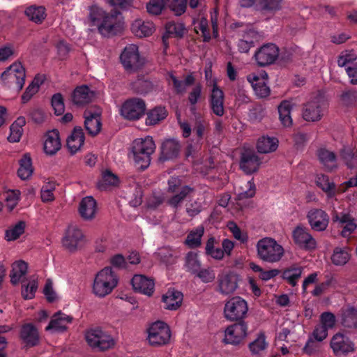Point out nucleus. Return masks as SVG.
I'll list each match as a JSON object with an SVG mask.
<instances>
[{
  "label": "nucleus",
  "mask_w": 357,
  "mask_h": 357,
  "mask_svg": "<svg viewBox=\"0 0 357 357\" xmlns=\"http://www.w3.org/2000/svg\"><path fill=\"white\" fill-rule=\"evenodd\" d=\"M155 149V144L150 136L137 139L133 142L132 153L137 168L144 170L150 165L151 155Z\"/></svg>",
  "instance_id": "f257e3e1"
},
{
  "label": "nucleus",
  "mask_w": 357,
  "mask_h": 357,
  "mask_svg": "<svg viewBox=\"0 0 357 357\" xmlns=\"http://www.w3.org/2000/svg\"><path fill=\"white\" fill-rule=\"evenodd\" d=\"M258 258L267 263L279 262L284 255V249L271 237H264L259 239L256 244Z\"/></svg>",
  "instance_id": "f03ea898"
},
{
  "label": "nucleus",
  "mask_w": 357,
  "mask_h": 357,
  "mask_svg": "<svg viewBox=\"0 0 357 357\" xmlns=\"http://www.w3.org/2000/svg\"><path fill=\"white\" fill-rule=\"evenodd\" d=\"M119 278L112 267H105L96 275L93 284V293L100 298L109 294L117 286Z\"/></svg>",
  "instance_id": "7ed1b4c3"
},
{
  "label": "nucleus",
  "mask_w": 357,
  "mask_h": 357,
  "mask_svg": "<svg viewBox=\"0 0 357 357\" xmlns=\"http://www.w3.org/2000/svg\"><path fill=\"white\" fill-rule=\"evenodd\" d=\"M248 312L247 301L241 296H234L225 302L224 317L230 321H241Z\"/></svg>",
  "instance_id": "20e7f679"
},
{
  "label": "nucleus",
  "mask_w": 357,
  "mask_h": 357,
  "mask_svg": "<svg viewBox=\"0 0 357 357\" xmlns=\"http://www.w3.org/2000/svg\"><path fill=\"white\" fill-rule=\"evenodd\" d=\"M85 339L92 349L97 351H105L115 344L114 338L100 328H91L85 333Z\"/></svg>",
  "instance_id": "39448f33"
},
{
  "label": "nucleus",
  "mask_w": 357,
  "mask_h": 357,
  "mask_svg": "<svg viewBox=\"0 0 357 357\" xmlns=\"http://www.w3.org/2000/svg\"><path fill=\"white\" fill-rule=\"evenodd\" d=\"M25 69L21 63H14L10 65L2 74L1 79L4 85L10 89L20 91L25 82Z\"/></svg>",
  "instance_id": "423d86ee"
},
{
  "label": "nucleus",
  "mask_w": 357,
  "mask_h": 357,
  "mask_svg": "<svg viewBox=\"0 0 357 357\" xmlns=\"http://www.w3.org/2000/svg\"><path fill=\"white\" fill-rule=\"evenodd\" d=\"M186 6V0H149L146 4V10L149 14L158 15L167 6L176 15L179 16L185 12Z\"/></svg>",
  "instance_id": "0eeeda50"
},
{
  "label": "nucleus",
  "mask_w": 357,
  "mask_h": 357,
  "mask_svg": "<svg viewBox=\"0 0 357 357\" xmlns=\"http://www.w3.org/2000/svg\"><path fill=\"white\" fill-rule=\"evenodd\" d=\"M327 106V102L322 97L317 96L303 105L302 116L308 122L319 121L324 116Z\"/></svg>",
  "instance_id": "6e6552de"
},
{
  "label": "nucleus",
  "mask_w": 357,
  "mask_h": 357,
  "mask_svg": "<svg viewBox=\"0 0 357 357\" xmlns=\"http://www.w3.org/2000/svg\"><path fill=\"white\" fill-rule=\"evenodd\" d=\"M147 340L153 347H160L169 343L171 338V331L167 324L163 321H155L147 329Z\"/></svg>",
  "instance_id": "1a4fd4ad"
},
{
  "label": "nucleus",
  "mask_w": 357,
  "mask_h": 357,
  "mask_svg": "<svg viewBox=\"0 0 357 357\" xmlns=\"http://www.w3.org/2000/svg\"><path fill=\"white\" fill-rule=\"evenodd\" d=\"M101 35L109 37L121 33L123 29V21L121 14L114 11L107 13L103 20L98 25Z\"/></svg>",
  "instance_id": "9d476101"
},
{
  "label": "nucleus",
  "mask_w": 357,
  "mask_h": 357,
  "mask_svg": "<svg viewBox=\"0 0 357 357\" xmlns=\"http://www.w3.org/2000/svg\"><path fill=\"white\" fill-rule=\"evenodd\" d=\"M120 59L124 68L130 73L135 72L145 63V59L141 56L138 47L130 44L127 45L120 56Z\"/></svg>",
  "instance_id": "9b49d317"
},
{
  "label": "nucleus",
  "mask_w": 357,
  "mask_h": 357,
  "mask_svg": "<svg viewBox=\"0 0 357 357\" xmlns=\"http://www.w3.org/2000/svg\"><path fill=\"white\" fill-rule=\"evenodd\" d=\"M86 242L82 229L75 224H70L62 238L63 246L70 252H75Z\"/></svg>",
  "instance_id": "f8f14e48"
},
{
  "label": "nucleus",
  "mask_w": 357,
  "mask_h": 357,
  "mask_svg": "<svg viewBox=\"0 0 357 357\" xmlns=\"http://www.w3.org/2000/svg\"><path fill=\"white\" fill-rule=\"evenodd\" d=\"M145 102L140 98H134L123 102L121 107V116L128 120H138L145 113Z\"/></svg>",
  "instance_id": "ddd939ff"
},
{
  "label": "nucleus",
  "mask_w": 357,
  "mask_h": 357,
  "mask_svg": "<svg viewBox=\"0 0 357 357\" xmlns=\"http://www.w3.org/2000/svg\"><path fill=\"white\" fill-rule=\"evenodd\" d=\"M279 48L273 43L260 47L255 53L254 58L259 66L264 67L275 62L279 56Z\"/></svg>",
  "instance_id": "4468645a"
},
{
  "label": "nucleus",
  "mask_w": 357,
  "mask_h": 357,
  "mask_svg": "<svg viewBox=\"0 0 357 357\" xmlns=\"http://www.w3.org/2000/svg\"><path fill=\"white\" fill-rule=\"evenodd\" d=\"M330 347L336 356H346L356 351L354 342L342 333H337L332 337Z\"/></svg>",
  "instance_id": "2eb2a0df"
},
{
  "label": "nucleus",
  "mask_w": 357,
  "mask_h": 357,
  "mask_svg": "<svg viewBox=\"0 0 357 357\" xmlns=\"http://www.w3.org/2000/svg\"><path fill=\"white\" fill-rule=\"evenodd\" d=\"M292 238L294 243L301 248L305 250H314L317 248V241L309 232L307 228L303 225H298L292 231Z\"/></svg>",
  "instance_id": "dca6fc26"
},
{
  "label": "nucleus",
  "mask_w": 357,
  "mask_h": 357,
  "mask_svg": "<svg viewBox=\"0 0 357 357\" xmlns=\"http://www.w3.org/2000/svg\"><path fill=\"white\" fill-rule=\"evenodd\" d=\"M248 326L244 321H241L228 326L225 331L224 342L226 344H238L246 337Z\"/></svg>",
  "instance_id": "f3484780"
},
{
  "label": "nucleus",
  "mask_w": 357,
  "mask_h": 357,
  "mask_svg": "<svg viewBox=\"0 0 357 357\" xmlns=\"http://www.w3.org/2000/svg\"><path fill=\"white\" fill-rule=\"evenodd\" d=\"M307 219L312 229L316 231H324L329 223V216L322 209L312 208L307 214Z\"/></svg>",
  "instance_id": "a211bd4d"
},
{
  "label": "nucleus",
  "mask_w": 357,
  "mask_h": 357,
  "mask_svg": "<svg viewBox=\"0 0 357 357\" xmlns=\"http://www.w3.org/2000/svg\"><path fill=\"white\" fill-rule=\"evenodd\" d=\"M238 276L233 273L218 275L216 291L222 296L233 294L238 288Z\"/></svg>",
  "instance_id": "6ab92c4d"
},
{
  "label": "nucleus",
  "mask_w": 357,
  "mask_h": 357,
  "mask_svg": "<svg viewBox=\"0 0 357 357\" xmlns=\"http://www.w3.org/2000/svg\"><path fill=\"white\" fill-rule=\"evenodd\" d=\"M85 118L84 127L88 133L95 136L101 129L100 112L99 109H87L84 113Z\"/></svg>",
  "instance_id": "aec40b11"
},
{
  "label": "nucleus",
  "mask_w": 357,
  "mask_h": 357,
  "mask_svg": "<svg viewBox=\"0 0 357 357\" xmlns=\"http://www.w3.org/2000/svg\"><path fill=\"white\" fill-rule=\"evenodd\" d=\"M267 74L251 73L247 76V80L251 84L255 94L259 98H265L270 93V89L266 83Z\"/></svg>",
  "instance_id": "412c9836"
},
{
  "label": "nucleus",
  "mask_w": 357,
  "mask_h": 357,
  "mask_svg": "<svg viewBox=\"0 0 357 357\" xmlns=\"http://www.w3.org/2000/svg\"><path fill=\"white\" fill-rule=\"evenodd\" d=\"M131 284L135 291L149 296H151L154 291L153 280L144 275H135L131 280Z\"/></svg>",
  "instance_id": "4be33fe9"
},
{
  "label": "nucleus",
  "mask_w": 357,
  "mask_h": 357,
  "mask_svg": "<svg viewBox=\"0 0 357 357\" xmlns=\"http://www.w3.org/2000/svg\"><path fill=\"white\" fill-rule=\"evenodd\" d=\"M261 165V160L253 151H245L242 153L240 167L247 174L257 172Z\"/></svg>",
  "instance_id": "5701e85b"
},
{
  "label": "nucleus",
  "mask_w": 357,
  "mask_h": 357,
  "mask_svg": "<svg viewBox=\"0 0 357 357\" xmlns=\"http://www.w3.org/2000/svg\"><path fill=\"white\" fill-rule=\"evenodd\" d=\"M97 203L91 196L84 197L79 202L78 211L81 218L86 221L95 218L97 213Z\"/></svg>",
  "instance_id": "b1692460"
},
{
  "label": "nucleus",
  "mask_w": 357,
  "mask_h": 357,
  "mask_svg": "<svg viewBox=\"0 0 357 357\" xmlns=\"http://www.w3.org/2000/svg\"><path fill=\"white\" fill-rule=\"evenodd\" d=\"M224 98L223 91L214 84L210 96V107L218 116H222L225 114Z\"/></svg>",
  "instance_id": "393cba45"
},
{
  "label": "nucleus",
  "mask_w": 357,
  "mask_h": 357,
  "mask_svg": "<svg viewBox=\"0 0 357 357\" xmlns=\"http://www.w3.org/2000/svg\"><path fill=\"white\" fill-rule=\"evenodd\" d=\"M20 337L28 347L36 346L40 341L37 328L32 324H25L20 329Z\"/></svg>",
  "instance_id": "a878e982"
},
{
  "label": "nucleus",
  "mask_w": 357,
  "mask_h": 357,
  "mask_svg": "<svg viewBox=\"0 0 357 357\" xmlns=\"http://www.w3.org/2000/svg\"><path fill=\"white\" fill-rule=\"evenodd\" d=\"M181 145L176 139H169L164 141L160 148V160L165 161L174 159L178 155Z\"/></svg>",
  "instance_id": "bb28decb"
},
{
  "label": "nucleus",
  "mask_w": 357,
  "mask_h": 357,
  "mask_svg": "<svg viewBox=\"0 0 357 357\" xmlns=\"http://www.w3.org/2000/svg\"><path fill=\"white\" fill-rule=\"evenodd\" d=\"M95 97V93L86 85H82L75 89L72 93V101L74 105L83 106L91 102Z\"/></svg>",
  "instance_id": "cd10ccee"
},
{
  "label": "nucleus",
  "mask_w": 357,
  "mask_h": 357,
  "mask_svg": "<svg viewBox=\"0 0 357 357\" xmlns=\"http://www.w3.org/2000/svg\"><path fill=\"white\" fill-rule=\"evenodd\" d=\"M61 143L56 130L48 131L45 135L44 151L47 155H53L60 150Z\"/></svg>",
  "instance_id": "c85d7f7f"
},
{
  "label": "nucleus",
  "mask_w": 357,
  "mask_h": 357,
  "mask_svg": "<svg viewBox=\"0 0 357 357\" xmlns=\"http://www.w3.org/2000/svg\"><path fill=\"white\" fill-rule=\"evenodd\" d=\"M73 321V317L61 312L55 313L50 324L46 327V331H63L67 328V325Z\"/></svg>",
  "instance_id": "c756f323"
},
{
  "label": "nucleus",
  "mask_w": 357,
  "mask_h": 357,
  "mask_svg": "<svg viewBox=\"0 0 357 357\" xmlns=\"http://www.w3.org/2000/svg\"><path fill=\"white\" fill-rule=\"evenodd\" d=\"M340 323L347 329H357V309L353 306H347L341 311Z\"/></svg>",
  "instance_id": "7c9ffc66"
},
{
  "label": "nucleus",
  "mask_w": 357,
  "mask_h": 357,
  "mask_svg": "<svg viewBox=\"0 0 357 357\" xmlns=\"http://www.w3.org/2000/svg\"><path fill=\"white\" fill-rule=\"evenodd\" d=\"M167 80L172 84L176 93L183 94L187 91L188 86L195 82V77L192 74L186 75L183 80L178 79L173 73H168Z\"/></svg>",
  "instance_id": "2f4dec72"
},
{
  "label": "nucleus",
  "mask_w": 357,
  "mask_h": 357,
  "mask_svg": "<svg viewBox=\"0 0 357 357\" xmlns=\"http://www.w3.org/2000/svg\"><path fill=\"white\" fill-rule=\"evenodd\" d=\"M84 142V135L81 127H75L67 139V146L72 154L77 152Z\"/></svg>",
  "instance_id": "473e14b6"
},
{
  "label": "nucleus",
  "mask_w": 357,
  "mask_h": 357,
  "mask_svg": "<svg viewBox=\"0 0 357 357\" xmlns=\"http://www.w3.org/2000/svg\"><path fill=\"white\" fill-rule=\"evenodd\" d=\"M162 301L165 304V308L169 310H176L182 303L183 294L178 291L169 289L163 295Z\"/></svg>",
  "instance_id": "72a5a7b5"
},
{
  "label": "nucleus",
  "mask_w": 357,
  "mask_h": 357,
  "mask_svg": "<svg viewBox=\"0 0 357 357\" xmlns=\"http://www.w3.org/2000/svg\"><path fill=\"white\" fill-rule=\"evenodd\" d=\"M131 29L136 36L142 38L151 36L154 31L155 27L151 22L137 20L132 23Z\"/></svg>",
  "instance_id": "f704fd0d"
},
{
  "label": "nucleus",
  "mask_w": 357,
  "mask_h": 357,
  "mask_svg": "<svg viewBox=\"0 0 357 357\" xmlns=\"http://www.w3.org/2000/svg\"><path fill=\"white\" fill-rule=\"evenodd\" d=\"M202 267V261L195 252H188L184 257L183 268L191 274H195Z\"/></svg>",
  "instance_id": "c9c22d12"
},
{
  "label": "nucleus",
  "mask_w": 357,
  "mask_h": 357,
  "mask_svg": "<svg viewBox=\"0 0 357 357\" xmlns=\"http://www.w3.org/2000/svg\"><path fill=\"white\" fill-rule=\"evenodd\" d=\"M318 155L320 162L327 171L332 172L337 168L336 155L333 151L321 149Z\"/></svg>",
  "instance_id": "e433bc0d"
},
{
  "label": "nucleus",
  "mask_w": 357,
  "mask_h": 357,
  "mask_svg": "<svg viewBox=\"0 0 357 357\" xmlns=\"http://www.w3.org/2000/svg\"><path fill=\"white\" fill-rule=\"evenodd\" d=\"M316 183L324 192L328 198H333L336 195V185L334 182L331 181L329 177L324 174L317 176Z\"/></svg>",
  "instance_id": "4c0bfd02"
},
{
  "label": "nucleus",
  "mask_w": 357,
  "mask_h": 357,
  "mask_svg": "<svg viewBox=\"0 0 357 357\" xmlns=\"http://www.w3.org/2000/svg\"><path fill=\"white\" fill-rule=\"evenodd\" d=\"M341 160L349 169H354L357 167V150L349 147L344 146L340 151Z\"/></svg>",
  "instance_id": "58836bf2"
},
{
  "label": "nucleus",
  "mask_w": 357,
  "mask_h": 357,
  "mask_svg": "<svg viewBox=\"0 0 357 357\" xmlns=\"http://www.w3.org/2000/svg\"><path fill=\"white\" fill-rule=\"evenodd\" d=\"M28 269V264L24 261H17L13 264L12 271L10 274V282L13 284H18L24 277Z\"/></svg>",
  "instance_id": "ea45409f"
},
{
  "label": "nucleus",
  "mask_w": 357,
  "mask_h": 357,
  "mask_svg": "<svg viewBox=\"0 0 357 357\" xmlns=\"http://www.w3.org/2000/svg\"><path fill=\"white\" fill-rule=\"evenodd\" d=\"M204 233V228L199 225L192 229L188 234L185 243L190 248H197L202 244V237Z\"/></svg>",
  "instance_id": "a19ab883"
},
{
  "label": "nucleus",
  "mask_w": 357,
  "mask_h": 357,
  "mask_svg": "<svg viewBox=\"0 0 357 357\" xmlns=\"http://www.w3.org/2000/svg\"><path fill=\"white\" fill-rule=\"evenodd\" d=\"M167 116V111L164 107H155L147 113L146 124L154 126L164 120Z\"/></svg>",
  "instance_id": "79ce46f5"
},
{
  "label": "nucleus",
  "mask_w": 357,
  "mask_h": 357,
  "mask_svg": "<svg viewBox=\"0 0 357 357\" xmlns=\"http://www.w3.org/2000/svg\"><path fill=\"white\" fill-rule=\"evenodd\" d=\"M278 146V140L275 137H261L257 144V149L259 153H268L275 151Z\"/></svg>",
  "instance_id": "37998d69"
},
{
  "label": "nucleus",
  "mask_w": 357,
  "mask_h": 357,
  "mask_svg": "<svg viewBox=\"0 0 357 357\" xmlns=\"http://www.w3.org/2000/svg\"><path fill=\"white\" fill-rule=\"evenodd\" d=\"M303 268L300 266L293 265L286 268L282 273V277L289 284L295 287L301 278Z\"/></svg>",
  "instance_id": "c03bdc74"
},
{
  "label": "nucleus",
  "mask_w": 357,
  "mask_h": 357,
  "mask_svg": "<svg viewBox=\"0 0 357 357\" xmlns=\"http://www.w3.org/2000/svg\"><path fill=\"white\" fill-rule=\"evenodd\" d=\"M192 192L193 188L188 185H183L177 192L174 193L172 197L168 199L167 203L171 207L177 208L183 200Z\"/></svg>",
  "instance_id": "a18cd8bd"
},
{
  "label": "nucleus",
  "mask_w": 357,
  "mask_h": 357,
  "mask_svg": "<svg viewBox=\"0 0 357 357\" xmlns=\"http://www.w3.org/2000/svg\"><path fill=\"white\" fill-rule=\"evenodd\" d=\"M291 109L292 104L288 100L282 101L278 106L280 120L282 124L285 127H289L292 124V119L291 116Z\"/></svg>",
  "instance_id": "49530a36"
},
{
  "label": "nucleus",
  "mask_w": 357,
  "mask_h": 357,
  "mask_svg": "<svg viewBox=\"0 0 357 357\" xmlns=\"http://www.w3.org/2000/svg\"><path fill=\"white\" fill-rule=\"evenodd\" d=\"M33 168L32 167L31 159L28 153H25L20 160V168L17 174L22 180L28 179L33 174Z\"/></svg>",
  "instance_id": "de8ad7c7"
},
{
  "label": "nucleus",
  "mask_w": 357,
  "mask_h": 357,
  "mask_svg": "<svg viewBox=\"0 0 357 357\" xmlns=\"http://www.w3.org/2000/svg\"><path fill=\"white\" fill-rule=\"evenodd\" d=\"M349 249L347 247H337L331 256V261L335 266H343L350 259Z\"/></svg>",
  "instance_id": "09e8293b"
},
{
  "label": "nucleus",
  "mask_w": 357,
  "mask_h": 357,
  "mask_svg": "<svg viewBox=\"0 0 357 357\" xmlns=\"http://www.w3.org/2000/svg\"><path fill=\"white\" fill-rule=\"evenodd\" d=\"M25 14L30 20L37 24L42 23L46 17L45 8L43 6H30L26 9Z\"/></svg>",
  "instance_id": "8fccbe9b"
},
{
  "label": "nucleus",
  "mask_w": 357,
  "mask_h": 357,
  "mask_svg": "<svg viewBox=\"0 0 357 357\" xmlns=\"http://www.w3.org/2000/svg\"><path fill=\"white\" fill-rule=\"evenodd\" d=\"M257 36L255 31H250L247 32L243 38L239 40L238 42V48L241 52L247 53L252 47L255 45L254 38Z\"/></svg>",
  "instance_id": "3c124183"
},
{
  "label": "nucleus",
  "mask_w": 357,
  "mask_h": 357,
  "mask_svg": "<svg viewBox=\"0 0 357 357\" xmlns=\"http://www.w3.org/2000/svg\"><path fill=\"white\" fill-rule=\"evenodd\" d=\"M43 80L40 79L38 77H36L31 83L26 87L24 93L22 96V100L23 103L27 102L32 96L36 94L40 88V86L42 84Z\"/></svg>",
  "instance_id": "603ef678"
},
{
  "label": "nucleus",
  "mask_w": 357,
  "mask_h": 357,
  "mask_svg": "<svg viewBox=\"0 0 357 357\" xmlns=\"http://www.w3.org/2000/svg\"><path fill=\"white\" fill-rule=\"evenodd\" d=\"M25 229V222L20 221L15 225L10 227L6 231V238L7 241H14L22 235Z\"/></svg>",
  "instance_id": "864d4df0"
},
{
  "label": "nucleus",
  "mask_w": 357,
  "mask_h": 357,
  "mask_svg": "<svg viewBox=\"0 0 357 357\" xmlns=\"http://www.w3.org/2000/svg\"><path fill=\"white\" fill-rule=\"evenodd\" d=\"M56 185L54 183H48L45 184L40 190V197L43 202H52L54 200L55 197L54 191L55 190Z\"/></svg>",
  "instance_id": "5fc2aeb1"
},
{
  "label": "nucleus",
  "mask_w": 357,
  "mask_h": 357,
  "mask_svg": "<svg viewBox=\"0 0 357 357\" xmlns=\"http://www.w3.org/2000/svg\"><path fill=\"white\" fill-rule=\"evenodd\" d=\"M20 197V191L18 190H9L5 194L6 206L12 211L18 204Z\"/></svg>",
  "instance_id": "6e6d98bb"
},
{
  "label": "nucleus",
  "mask_w": 357,
  "mask_h": 357,
  "mask_svg": "<svg viewBox=\"0 0 357 357\" xmlns=\"http://www.w3.org/2000/svg\"><path fill=\"white\" fill-rule=\"evenodd\" d=\"M267 347L265 335L260 334L256 340L249 344L250 351L252 354H259L264 351Z\"/></svg>",
  "instance_id": "4d7b16f0"
},
{
  "label": "nucleus",
  "mask_w": 357,
  "mask_h": 357,
  "mask_svg": "<svg viewBox=\"0 0 357 357\" xmlns=\"http://www.w3.org/2000/svg\"><path fill=\"white\" fill-rule=\"evenodd\" d=\"M340 100L344 105H354L357 102V90L353 89H345L340 95Z\"/></svg>",
  "instance_id": "13d9d810"
},
{
  "label": "nucleus",
  "mask_w": 357,
  "mask_h": 357,
  "mask_svg": "<svg viewBox=\"0 0 357 357\" xmlns=\"http://www.w3.org/2000/svg\"><path fill=\"white\" fill-rule=\"evenodd\" d=\"M160 259L166 264H173L176 261L174 252L169 248H162L157 252Z\"/></svg>",
  "instance_id": "bf43d9fd"
},
{
  "label": "nucleus",
  "mask_w": 357,
  "mask_h": 357,
  "mask_svg": "<svg viewBox=\"0 0 357 357\" xmlns=\"http://www.w3.org/2000/svg\"><path fill=\"white\" fill-rule=\"evenodd\" d=\"M357 59L356 54L353 50H345L339 55L337 64L340 67H347Z\"/></svg>",
  "instance_id": "052dcab7"
},
{
  "label": "nucleus",
  "mask_w": 357,
  "mask_h": 357,
  "mask_svg": "<svg viewBox=\"0 0 357 357\" xmlns=\"http://www.w3.org/2000/svg\"><path fill=\"white\" fill-rule=\"evenodd\" d=\"M132 89L137 93H146L151 90L152 84L149 80L139 78L132 83Z\"/></svg>",
  "instance_id": "680f3d73"
},
{
  "label": "nucleus",
  "mask_w": 357,
  "mask_h": 357,
  "mask_svg": "<svg viewBox=\"0 0 357 357\" xmlns=\"http://www.w3.org/2000/svg\"><path fill=\"white\" fill-rule=\"evenodd\" d=\"M165 28L167 33L175 37H182L185 31V26L181 23L169 22L166 24Z\"/></svg>",
  "instance_id": "e2e57ef3"
},
{
  "label": "nucleus",
  "mask_w": 357,
  "mask_h": 357,
  "mask_svg": "<svg viewBox=\"0 0 357 357\" xmlns=\"http://www.w3.org/2000/svg\"><path fill=\"white\" fill-rule=\"evenodd\" d=\"M52 106L56 115H61L65 111L63 98L61 93H56L52 98Z\"/></svg>",
  "instance_id": "0e129e2a"
},
{
  "label": "nucleus",
  "mask_w": 357,
  "mask_h": 357,
  "mask_svg": "<svg viewBox=\"0 0 357 357\" xmlns=\"http://www.w3.org/2000/svg\"><path fill=\"white\" fill-rule=\"evenodd\" d=\"M107 13L96 4L89 8V18L93 22H101Z\"/></svg>",
  "instance_id": "69168bd1"
},
{
  "label": "nucleus",
  "mask_w": 357,
  "mask_h": 357,
  "mask_svg": "<svg viewBox=\"0 0 357 357\" xmlns=\"http://www.w3.org/2000/svg\"><path fill=\"white\" fill-rule=\"evenodd\" d=\"M37 289V282L35 280H30L26 284L22 285V296L25 299H31Z\"/></svg>",
  "instance_id": "338daca9"
},
{
  "label": "nucleus",
  "mask_w": 357,
  "mask_h": 357,
  "mask_svg": "<svg viewBox=\"0 0 357 357\" xmlns=\"http://www.w3.org/2000/svg\"><path fill=\"white\" fill-rule=\"evenodd\" d=\"M197 33L200 31L204 38V41H208L211 39V34L208 27V21L206 18L202 17L195 27Z\"/></svg>",
  "instance_id": "774afa93"
}]
</instances>
